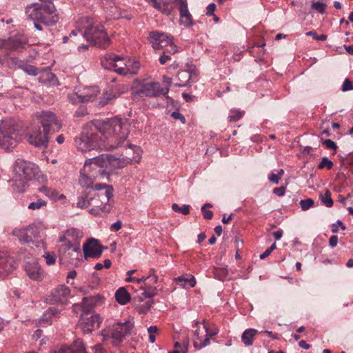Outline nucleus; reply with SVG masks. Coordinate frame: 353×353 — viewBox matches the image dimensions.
Returning a JSON list of instances; mask_svg holds the SVG:
<instances>
[{
  "label": "nucleus",
  "mask_w": 353,
  "mask_h": 353,
  "mask_svg": "<svg viewBox=\"0 0 353 353\" xmlns=\"http://www.w3.org/2000/svg\"><path fill=\"white\" fill-rule=\"evenodd\" d=\"M90 128V131L83 132L74 139L75 146L82 152L95 149L114 150L122 145L130 134L129 124L118 117L95 121Z\"/></svg>",
  "instance_id": "nucleus-1"
},
{
  "label": "nucleus",
  "mask_w": 353,
  "mask_h": 353,
  "mask_svg": "<svg viewBox=\"0 0 353 353\" xmlns=\"http://www.w3.org/2000/svg\"><path fill=\"white\" fill-rule=\"evenodd\" d=\"M111 185L105 183H97L92 187L84 196H81L77 205L81 208H90L89 212L94 215L110 211L109 201L113 194Z\"/></svg>",
  "instance_id": "nucleus-2"
},
{
  "label": "nucleus",
  "mask_w": 353,
  "mask_h": 353,
  "mask_svg": "<svg viewBox=\"0 0 353 353\" xmlns=\"http://www.w3.org/2000/svg\"><path fill=\"white\" fill-rule=\"evenodd\" d=\"M83 233L79 229L70 228L64 232L59 237L58 252L60 260L68 261L71 264H77L81 256L79 246Z\"/></svg>",
  "instance_id": "nucleus-3"
},
{
  "label": "nucleus",
  "mask_w": 353,
  "mask_h": 353,
  "mask_svg": "<svg viewBox=\"0 0 353 353\" xmlns=\"http://www.w3.org/2000/svg\"><path fill=\"white\" fill-rule=\"evenodd\" d=\"M14 172L15 174L13 189L19 193L26 192L29 185V182L34 179H39L41 176L39 169L34 163L18 159L14 165ZM45 176L43 180L46 181Z\"/></svg>",
  "instance_id": "nucleus-4"
},
{
  "label": "nucleus",
  "mask_w": 353,
  "mask_h": 353,
  "mask_svg": "<svg viewBox=\"0 0 353 353\" xmlns=\"http://www.w3.org/2000/svg\"><path fill=\"white\" fill-rule=\"evenodd\" d=\"M27 16L34 21L46 26L54 25L59 20L56 8L52 0H39L27 6Z\"/></svg>",
  "instance_id": "nucleus-5"
},
{
  "label": "nucleus",
  "mask_w": 353,
  "mask_h": 353,
  "mask_svg": "<svg viewBox=\"0 0 353 353\" xmlns=\"http://www.w3.org/2000/svg\"><path fill=\"white\" fill-rule=\"evenodd\" d=\"M22 122L15 118L7 117L0 121V148L10 151L18 143Z\"/></svg>",
  "instance_id": "nucleus-6"
},
{
  "label": "nucleus",
  "mask_w": 353,
  "mask_h": 353,
  "mask_svg": "<svg viewBox=\"0 0 353 353\" xmlns=\"http://www.w3.org/2000/svg\"><path fill=\"white\" fill-rule=\"evenodd\" d=\"M80 37L85 38L92 45L100 48H107L111 43L103 25L97 21L89 24L85 32L83 33L81 32Z\"/></svg>",
  "instance_id": "nucleus-7"
},
{
  "label": "nucleus",
  "mask_w": 353,
  "mask_h": 353,
  "mask_svg": "<svg viewBox=\"0 0 353 353\" xmlns=\"http://www.w3.org/2000/svg\"><path fill=\"white\" fill-rule=\"evenodd\" d=\"M133 90V93L141 98L156 97L168 93V88H162L159 83L151 79L136 81Z\"/></svg>",
  "instance_id": "nucleus-8"
},
{
  "label": "nucleus",
  "mask_w": 353,
  "mask_h": 353,
  "mask_svg": "<svg viewBox=\"0 0 353 353\" xmlns=\"http://www.w3.org/2000/svg\"><path fill=\"white\" fill-rule=\"evenodd\" d=\"M120 149L121 154L114 160L117 168H123L129 164L137 163L141 158L142 150L139 146L128 143L127 139L122 145L116 150Z\"/></svg>",
  "instance_id": "nucleus-9"
},
{
  "label": "nucleus",
  "mask_w": 353,
  "mask_h": 353,
  "mask_svg": "<svg viewBox=\"0 0 353 353\" xmlns=\"http://www.w3.org/2000/svg\"><path fill=\"white\" fill-rule=\"evenodd\" d=\"M116 157L103 154L98 157L88 159L85 161L84 168L85 169L89 166L94 165L96 168H100L99 170V174L101 178L108 179L110 173L112 172L114 170L119 169L117 168V163L114 162Z\"/></svg>",
  "instance_id": "nucleus-10"
},
{
  "label": "nucleus",
  "mask_w": 353,
  "mask_h": 353,
  "mask_svg": "<svg viewBox=\"0 0 353 353\" xmlns=\"http://www.w3.org/2000/svg\"><path fill=\"white\" fill-rule=\"evenodd\" d=\"M133 327L134 323L129 319L124 322L116 323L111 327L103 330V335L105 339H112L113 343L117 345L130 333Z\"/></svg>",
  "instance_id": "nucleus-11"
},
{
  "label": "nucleus",
  "mask_w": 353,
  "mask_h": 353,
  "mask_svg": "<svg viewBox=\"0 0 353 353\" xmlns=\"http://www.w3.org/2000/svg\"><path fill=\"white\" fill-rule=\"evenodd\" d=\"M148 39L155 50L165 49L168 52L174 54L178 52V47L174 43L173 37L164 32L152 31L149 34Z\"/></svg>",
  "instance_id": "nucleus-12"
},
{
  "label": "nucleus",
  "mask_w": 353,
  "mask_h": 353,
  "mask_svg": "<svg viewBox=\"0 0 353 353\" xmlns=\"http://www.w3.org/2000/svg\"><path fill=\"white\" fill-rule=\"evenodd\" d=\"M101 65L103 68L120 74H127L129 71L128 59L118 55H105L101 60Z\"/></svg>",
  "instance_id": "nucleus-13"
},
{
  "label": "nucleus",
  "mask_w": 353,
  "mask_h": 353,
  "mask_svg": "<svg viewBox=\"0 0 353 353\" xmlns=\"http://www.w3.org/2000/svg\"><path fill=\"white\" fill-rule=\"evenodd\" d=\"M195 325L197 328L194 331L195 340L194 347L200 350L209 345L211 336L216 335L218 331H210L205 324V320H203L202 322L197 321Z\"/></svg>",
  "instance_id": "nucleus-14"
},
{
  "label": "nucleus",
  "mask_w": 353,
  "mask_h": 353,
  "mask_svg": "<svg viewBox=\"0 0 353 353\" xmlns=\"http://www.w3.org/2000/svg\"><path fill=\"white\" fill-rule=\"evenodd\" d=\"M48 132H43L40 128L33 130L26 135L27 141L29 144L39 148H47L49 142Z\"/></svg>",
  "instance_id": "nucleus-15"
},
{
  "label": "nucleus",
  "mask_w": 353,
  "mask_h": 353,
  "mask_svg": "<svg viewBox=\"0 0 353 353\" xmlns=\"http://www.w3.org/2000/svg\"><path fill=\"white\" fill-rule=\"evenodd\" d=\"M104 301V298L99 294L84 297L81 304H74L73 311L76 313L81 309L84 314H88L96 306L100 305Z\"/></svg>",
  "instance_id": "nucleus-16"
},
{
  "label": "nucleus",
  "mask_w": 353,
  "mask_h": 353,
  "mask_svg": "<svg viewBox=\"0 0 353 353\" xmlns=\"http://www.w3.org/2000/svg\"><path fill=\"white\" fill-rule=\"evenodd\" d=\"M83 314L79 319L78 326L84 333H90L93 330L98 329L102 322V319L99 314H92L89 317Z\"/></svg>",
  "instance_id": "nucleus-17"
},
{
  "label": "nucleus",
  "mask_w": 353,
  "mask_h": 353,
  "mask_svg": "<svg viewBox=\"0 0 353 353\" xmlns=\"http://www.w3.org/2000/svg\"><path fill=\"white\" fill-rule=\"evenodd\" d=\"M39 117L41 124L46 132L53 133L60 130L61 124L57 119L55 114L51 112H42Z\"/></svg>",
  "instance_id": "nucleus-18"
},
{
  "label": "nucleus",
  "mask_w": 353,
  "mask_h": 353,
  "mask_svg": "<svg viewBox=\"0 0 353 353\" xmlns=\"http://www.w3.org/2000/svg\"><path fill=\"white\" fill-rule=\"evenodd\" d=\"M30 230L31 231V236L33 241H35L37 246H39L41 245L44 248H46V242H45V236L46 232L48 229L47 225L41 222H35L30 225H29Z\"/></svg>",
  "instance_id": "nucleus-19"
},
{
  "label": "nucleus",
  "mask_w": 353,
  "mask_h": 353,
  "mask_svg": "<svg viewBox=\"0 0 353 353\" xmlns=\"http://www.w3.org/2000/svg\"><path fill=\"white\" fill-rule=\"evenodd\" d=\"M28 43V39L23 36H16L0 41V48L8 50H21Z\"/></svg>",
  "instance_id": "nucleus-20"
},
{
  "label": "nucleus",
  "mask_w": 353,
  "mask_h": 353,
  "mask_svg": "<svg viewBox=\"0 0 353 353\" xmlns=\"http://www.w3.org/2000/svg\"><path fill=\"white\" fill-rule=\"evenodd\" d=\"M128 90L127 85L121 84L117 85L111 91H105L103 96L99 99V105L104 106L108 104L110 100L116 99L121 96L122 94L126 92Z\"/></svg>",
  "instance_id": "nucleus-21"
},
{
  "label": "nucleus",
  "mask_w": 353,
  "mask_h": 353,
  "mask_svg": "<svg viewBox=\"0 0 353 353\" xmlns=\"http://www.w3.org/2000/svg\"><path fill=\"white\" fill-rule=\"evenodd\" d=\"M83 250L85 258H98L102 254V248L99 241L94 239H91L85 243L83 246Z\"/></svg>",
  "instance_id": "nucleus-22"
},
{
  "label": "nucleus",
  "mask_w": 353,
  "mask_h": 353,
  "mask_svg": "<svg viewBox=\"0 0 353 353\" xmlns=\"http://www.w3.org/2000/svg\"><path fill=\"white\" fill-rule=\"evenodd\" d=\"M70 296V290L65 285H61L54 290L52 292V299L54 302L61 303L66 305L69 302Z\"/></svg>",
  "instance_id": "nucleus-23"
},
{
  "label": "nucleus",
  "mask_w": 353,
  "mask_h": 353,
  "mask_svg": "<svg viewBox=\"0 0 353 353\" xmlns=\"http://www.w3.org/2000/svg\"><path fill=\"white\" fill-rule=\"evenodd\" d=\"M14 261L6 252H0V279L6 278L10 272L16 268Z\"/></svg>",
  "instance_id": "nucleus-24"
},
{
  "label": "nucleus",
  "mask_w": 353,
  "mask_h": 353,
  "mask_svg": "<svg viewBox=\"0 0 353 353\" xmlns=\"http://www.w3.org/2000/svg\"><path fill=\"white\" fill-rule=\"evenodd\" d=\"M179 3L180 25L190 27L193 25L192 15L188 8V3L185 0H176Z\"/></svg>",
  "instance_id": "nucleus-25"
},
{
  "label": "nucleus",
  "mask_w": 353,
  "mask_h": 353,
  "mask_svg": "<svg viewBox=\"0 0 353 353\" xmlns=\"http://www.w3.org/2000/svg\"><path fill=\"white\" fill-rule=\"evenodd\" d=\"M25 270L27 275L32 280L41 281L43 278V272L37 261L27 262L25 265Z\"/></svg>",
  "instance_id": "nucleus-26"
},
{
  "label": "nucleus",
  "mask_w": 353,
  "mask_h": 353,
  "mask_svg": "<svg viewBox=\"0 0 353 353\" xmlns=\"http://www.w3.org/2000/svg\"><path fill=\"white\" fill-rule=\"evenodd\" d=\"M70 353H103L102 345L97 344L91 348L90 352L85 350L83 341L80 339L76 340L70 347H68Z\"/></svg>",
  "instance_id": "nucleus-27"
},
{
  "label": "nucleus",
  "mask_w": 353,
  "mask_h": 353,
  "mask_svg": "<svg viewBox=\"0 0 353 353\" xmlns=\"http://www.w3.org/2000/svg\"><path fill=\"white\" fill-rule=\"evenodd\" d=\"M12 234L18 239L21 243H28L33 241L29 225L22 228H16Z\"/></svg>",
  "instance_id": "nucleus-28"
},
{
  "label": "nucleus",
  "mask_w": 353,
  "mask_h": 353,
  "mask_svg": "<svg viewBox=\"0 0 353 353\" xmlns=\"http://www.w3.org/2000/svg\"><path fill=\"white\" fill-rule=\"evenodd\" d=\"M99 89L97 86H89L80 88V97L83 103L93 101L98 95Z\"/></svg>",
  "instance_id": "nucleus-29"
},
{
  "label": "nucleus",
  "mask_w": 353,
  "mask_h": 353,
  "mask_svg": "<svg viewBox=\"0 0 353 353\" xmlns=\"http://www.w3.org/2000/svg\"><path fill=\"white\" fill-rule=\"evenodd\" d=\"M147 279L145 276L141 278H135V281L138 284H141V290L142 291L141 294L145 298H152L156 295L157 288L155 286H149L146 283Z\"/></svg>",
  "instance_id": "nucleus-30"
},
{
  "label": "nucleus",
  "mask_w": 353,
  "mask_h": 353,
  "mask_svg": "<svg viewBox=\"0 0 353 353\" xmlns=\"http://www.w3.org/2000/svg\"><path fill=\"white\" fill-rule=\"evenodd\" d=\"M153 8L162 14L169 15L172 12V8L169 7L170 1L168 0H146Z\"/></svg>",
  "instance_id": "nucleus-31"
},
{
  "label": "nucleus",
  "mask_w": 353,
  "mask_h": 353,
  "mask_svg": "<svg viewBox=\"0 0 353 353\" xmlns=\"http://www.w3.org/2000/svg\"><path fill=\"white\" fill-rule=\"evenodd\" d=\"M174 281L183 288H194L196 285V279L190 274H183L174 279Z\"/></svg>",
  "instance_id": "nucleus-32"
},
{
  "label": "nucleus",
  "mask_w": 353,
  "mask_h": 353,
  "mask_svg": "<svg viewBox=\"0 0 353 353\" xmlns=\"http://www.w3.org/2000/svg\"><path fill=\"white\" fill-rule=\"evenodd\" d=\"M259 333V331L254 328L245 330L241 335V340L245 346H251L253 344L254 339Z\"/></svg>",
  "instance_id": "nucleus-33"
},
{
  "label": "nucleus",
  "mask_w": 353,
  "mask_h": 353,
  "mask_svg": "<svg viewBox=\"0 0 353 353\" xmlns=\"http://www.w3.org/2000/svg\"><path fill=\"white\" fill-rule=\"evenodd\" d=\"M115 299L121 305H125L130 301V295L124 288H120L115 293Z\"/></svg>",
  "instance_id": "nucleus-34"
},
{
  "label": "nucleus",
  "mask_w": 353,
  "mask_h": 353,
  "mask_svg": "<svg viewBox=\"0 0 353 353\" xmlns=\"http://www.w3.org/2000/svg\"><path fill=\"white\" fill-rule=\"evenodd\" d=\"M192 74L187 70H182L177 74L178 80L180 81L179 83H176L175 86L183 87L186 86L191 79Z\"/></svg>",
  "instance_id": "nucleus-35"
},
{
  "label": "nucleus",
  "mask_w": 353,
  "mask_h": 353,
  "mask_svg": "<svg viewBox=\"0 0 353 353\" xmlns=\"http://www.w3.org/2000/svg\"><path fill=\"white\" fill-rule=\"evenodd\" d=\"M60 310L56 307H51L46 310L43 316L42 321H46L47 323L52 321V317H56L59 314Z\"/></svg>",
  "instance_id": "nucleus-36"
},
{
  "label": "nucleus",
  "mask_w": 353,
  "mask_h": 353,
  "mask_svg": "<svg viewBox=\"0 0 353 353\" xmlns=\"http://www.w3.org/2000/svg\"><path fill=\"white\" fill-rule=\"evenodd\" d=\"M41 75L39 78V81L41 83L51 82L54 78V75L49 70L46 68H41Z\"/></svg>",
  "instance_id": "nucleus-37"
},
{
  "label": "nucleus",
  "mask_w": 353,
  "mask_h": 353,
  "mask_svg": "<svg viewBox=\"0 0 353 353\" xmlns=\"http://www.w3.org/2000/svg\"><path fill=\"white\" fill-rule=\"evenodd\" d=\"M79 183L83 188H92V180L90 177L88 176L83 172H81L80 176L79 179Z\"/></svg>",
  "instance_id": "nucleus-38"
},
{
  "label": "nucleus",
  "mask_w": 353,
  "mask_h": 353,
  "mask_svg": "<svg viewBox=\"0 0 353 353\" xmlns=\"http://www.w3.org/2000/svg\"><path fill=\"white\" fill-rule=\"evenodd\" d=\"M19 68L25 72L26 74L30 76H36L41 72L40 69L37 68L34 65L28 64H22L19 65Z\"/></svg>",
  "instance_id": "nucleus-39"
},
{
  "label": "nucleus",
  "mask_w": 353,
  "mask_h": 353,
  "mask_svg": "<svg viewBox=\"0 0 353 353\" xmlns=\"http://www.w3.org/2000/svg\"><path fill=\"white\" fill-rule=\"evenodd\" d=\"M38 192L43 193L46 196L48 197L51 200H53V198H55L57 195L56 190L48 188L46 185H42L41 187L39 188Z\"/></svg>",
  "instance_id": "nucleus-40"
},
{
  "label": "nucleus",
  "mask_w": 353,
  "mask_h": 353,
  "mask_svg": "<svg viewBox=\"0 0 353 353\" xmlns=\"http://www.w3.org/2000/svg\"><path fill=\"white\" fill-rule=\"evenodd\" d=\"M320 198L322 203L327 207L330 208L333 205V200L331 198V193L328 190H325L324 194H321Z\"/></svg>",
  "instance_id": "nucleus-41"
},
{
  "label": "nucleus",
  "mask_w": 353,
  "mask_h": 353,
  "mask_svg": "<svg viewBox=\"0 0 353 353\" xmlns=\"http://www.w3.org/2000/svg\"><path fill=\"white\" fill-rule=\"evenodd\" d=\"M128 74H137L140 68V63L137 61L128 59Z\"/></svg>",
  "instance_id": "nucleus-42"
},
{
  "label": "nucleus",
  "mask_w": 353,
  "mask_h": 353,
  "mask_svg": "<svg viewBox=\"0 0 353 353\" xmlns=\"http://www.w3.org/2000/svg\"><path fill=\"white\" fill-rule=\"evenodd\" d=\"M46 205L47 202L42 199H39L37 201L30 203L28 205V208L30 210H39L41 208L46 207Z\"/></svg>",
  "instance_id": "nucleus-43"
},
{
  "label": "nucleus",
  "mask_w": 353,
  "mask_h": 353,
  "mask_svg": "<svg viewBox=\"0 0 353 353\" xmlns=\"http://www.w3.org/2000/svg\"><path fill=\"white\" fill-rule=\"evenodd\" d=\"M81 31L80 30H74L71 32L68 37H64L63 38V42L66 43L69 39H72V41L75 43L76 41L80 40L82 37H80V34Z\"/></svg>",
  "instance_id": "nucleus-44"
},
{
  "label": "nucleus",
  "mask_w": 353,
  "mask_h": 353,
  "mask_svg": "<svg viewBox=\"0 0 353 353\" xmlns=\"http://www.w3.org/2000/svg\"><path fill=\"white\" fill-rule=\"evenodd\" d=\"M172 209L174 212H180L182 214L187 215L190 213V205H183L180 207L176 203H173L172 205Z\"/></svg>",
  "instance_id": "nucleus-45"
},
{
  "label": "nucleus",
  "mask_w": 353,
  "mask_h": 353,
  "mask_svg": "<svg viewBox=\"0 0 353 353\" xmlns=\"http://www.w3.org/2000/svg\"><path fill=\"white\" fill-rule=\"evenodd\" d=\"M79 93H80V89H79L77 92L69 94L68 95V98L69 101L72 104H78L80 103H83V101H81V98L80 97Z\"/></svg>",
  "instance_id": "nucleus-46"
},
{
  "label": "nucleus",
  "mask_w": 353,
  "mask_h": 353,
  "mask_svg": "<svg viewBox=\"0 0 353 353\" xmlns=\"http://www.w3.org/2000/svg\"><path fill=\"white\" fill-rule=\"evenodd\" d=\"M214 276L219 280L223 281L228 276V270L225 268H215L214 271Z\"/></svg>",
  "instance_id": "nucleus-47"
},
{
  "label": "nucleus",
  "mask_w": 353,
  "mask_h": 353,
  "mask_svg": "<svg viewBox=\"0 0 353 353\" xmlns=\"http://www.w3.org/2000/svg\"><path fill=\"white\" fill-rule=\"evenodd\" d=\"M243 113L239 110H230L228 116L229 121L232 122H236L243 117Z\"/></svg>",
  "instance_id": "nucleus-48"
},
{
  "label": "nucleus",
  "mask_w": 353,
  "mask_h": 353,
  "mask_svg": "<svg viewBox=\"0 0 353 353\" xmlns=\"http://www.w3.org/2000/svg\"><path fill=\"white\" fill-rule=\"evenodd\" d=\"M333 167V162L330 160L327 157L322 158L321 161L318 165L319 169H324L327 168V170H331Z\"/></svg>",
  "instance_id": "nucleus-49"
},
{
  "label": "nucleus",
  "mask_w": 353,
  "mask_h": 353,
  "mask_svg": "<svg viewBox=\"0 0 353 353\" xmlns=\"http://www.w3.org/2000/svg\"><path fill=\"white\" fill-rule=\"evenodd\" d=\"M43 256L48 265H54L56 262V256L53 252H46Z\"/></svg>",
  "instance_id": "nucleus-50"
},
{
  "label": "nucleus",
  "mask_w": 353,
  "mask_h": 353,
  "mask_svg": "<svg viewBox=\"0 0 353 353\" xmlns=\"http://www.w3.org/2000/svg\"><path fill=\"white\" fill-rule=\"evenodd\" d=\"M145 278L147 279L146 283L149 286H154V285L158 281V276L154 274V271L153 270L150 271L149 276H145Z\"/></svg>",
  "instance_id": "nucleus-51"
},
{
  "label": "nucleus",
  "mask_w": 353,
  "mask_h": 353,
  "mask_svg": "<svg viewBox=\"0 0 353 353\" xmlns=\"http://www.w3.org/2000/svg\"><path fill=\"white\" fill-rule=\"evenodd\" d=\"M314 205V202L312 199H307L300 201V205L302 210H307Z\"/></svg>",
  "instance_id": "nucleus-52"
},
{
  "label": "nucleus",
  "mask_w": 353,
  "mask_h": 353,
  "mask_svg": "<svg viewBox=\"0 0 353 353\" xmlns=\"http://www.w3.org/2000/svg\"><path fill=\"white\" fill-rule=\"evenodd\" d=\"M326 4L323 2H313L312 8L316 10L318 12L323 14L325 11Z\"/></svg>",
  "instance_id": "nucleus-53"
},
{
  "label": "nucleus",
  "mask_w": 353,
  "mask_h": 353,
  "mask_svg": "<svg viewBox=\"0 0 353 353\" xmlns=\"http://www.w3.org/2000/svg\"><path fill=\"white\" fill-rule=\"evenodd\" d=\"M152 304V301H148V302L145 303V304L137 306V309L139 313L144 314V313H146L150 310Z\"/></svg>",
  "instance_id": "nucleus-54"
},
{
  "label": "nucleus",
  "mask_w": 353,
  "mask_h": 353,
  "mask_svg": "<svg viewBox=\"0 0 353 353\" xmlns=\"http://www.w3.org/2000/svg\"><path fill=\"white\" fill-rule=\"evenodd\" d=\"M306 35L307 36H312V37L317 41H325L327 39V36L325 34H321L319 35L316 32L314 31H310L306 33Z\"/></svg>",
  "instance_id": "nucleus-55"
},
{
  "label": "nucleus",
  "mask_w": 353,
  "mask_h": 353,
  "mask_svg": "<svg viewBox=\"0 0 353 353\" xmlns=\"http://www.w3.org/2000/svg\"><path fill=\"white\" fill-rule=\"evenodd\" d=\"M174 347L176 350H180L182 353H186L188 351V343L186 341L183 343L175 342Z\"/></svg>",
  "instance_id": "nucleus-56"
},
{
  "label": "nucleus",
  "mask_w": 353,
  "mask_h": 353,
  "mask_svg": "<svg viewBox=\"0 0 353 353\" xmlns=\"http://www.w3.org/2000/svg\"><path fill=\"white\" fill-rule=\"evenodd\" d=\"M339 228L343 230L346 229L345 225L341 221L338 220L335 223L332 225V232L333 233L338 232Z\"/></svg>",
  "instance_id": "nucleus-57"
},
{
  "label": "nucleus",
  "mask_w": 353,
  "mask_h": 353,
  "mask_svg": "<svg viewBox=\"0 0 353 353\" xmlns=\"http://www.w3.org/2000/svg\"><path fill=\"white\" fill-rule=\"evenodd\" d=\"M323 144L327 148L336 150L337 148L336 144L331 139H325L323 141Z\"/></svg>",
  "instance_id": "nucleus-58"
},
{
  "label": "nucleus",
  "mask_w": 353,
  "mask_h": 353,
  "mask_svg": "<svg viewBox=\"0 0 353 353\" xmlns=\"http://www.w3.org/2000/svg\"><path fill=\"white\" fill-rule=\"evenodd\" d=\"M341 90L343 92L353 90V85H352V82L348 79H346L343 81Z\"/></svg>",
  "instance_id": "nucleus-59"
},
{
  "label": "nucleus",
  "mask_w": 353,
  "mask_h": 353,
  "mask_svg": "<svg viewBox=\"0 0 353 353\" xmlns=\"http://www.w3.org/2000/svg\"><path fill=\"white\" fill-rule=\"evenodd\" d=\"M201 212L203 213V217L206 219H211L213 216L212 211L205 209V208H201Z\"/></svg>",
  "instance_id": "nucleus-60"
},
{
  "label": "nucleus",
  "mask_w": 353,
  "mask_h": 353,
  "mask_svg": "<svg viewBox=\"0 0 353 353\" xmlns=\"http://www.w3.org/2000/svg\"><path fill=\"white\" fill-rule=\"evenodd\" d=\"M268 179L271 183H272L274 184H278L279 183V181L281 179L279 177V175H277L276 174L272 173L269 176Z\"/></svg>",
  "instance_id": "nucleus-61"
},
{
  "label": "nucleus",
  "mask_w": 353,
  "mask_h": 353,
  "mask_svg": "<svg viewBox=\"0 0 353 353\" xmlns=\"http://www.w3.org/2000/svg\"><path fill=\"white\" fill-rule=\"evenodd\" d=\"M172 117L176 119H179L182 123H185V117H183V115L182 114H181L179 112H173L172 113Z\"/></svg>",
  "instance_id": "nucleus-62"
},
{
  "label": "nucleus",
  "mask_w": 353,
  "mask_h": 353,
  "mask_svg": "<svg viewBox=\"0 0 353 353\" xmlns=\"http://www.w3.org/2000/svg\"><path fill=\"white\" fill-rule=\"evenodd\" d=\"M273 192L279 196H281L285 194V187L282 186V187H279V188H275L274 190H273Z\"/></svg>",
  "instance_id": "nucleus-63"
},
{
  "label": "nucleus",
  "mask_w": 353,
  "mask_h": 353,
  "mask_svg": "<svg viewBox=\"0 0 353 353\" xmlns=\"http://www.w3.org/2000/svg\"><path fill=\"white\" fill-rule=\"evenodd\" d=\"M337 243H338L337 236H336V235L332 236L329 240L330 246H331L332 248H334L337 245Z\"/></svg>",
  "instance_id": "nucleus-64"
}]
</instances>
